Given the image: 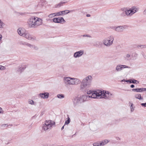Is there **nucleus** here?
I'll use <instances>...</instances> for the list:
<instances>
[{
    "label": "nucleus",
    "instance_id": "5",
    "mask_svg": "<svg viewBox=\"0 0 146 146\" xmlns=\"http://www.w3.org/2000/svg\"><path fill=\"white\" fill-rule=\"evenodd\" d=\"M103 95V97L102 98H104L106 99H109L110 100L111 98H113V95L110 92L108 91H104V93Z\"/></svg>",
    "mask_w": 146,
    "mask_h": 146
},
{
    "label": "nucleus",
    "instance_id": "19",
    "mask_svg": "<svg viewBox=\"0 0 146 146\" xmlns=\"http://www.w3.org/2000/svg\"><path fill=\"white\" fill-rule=\"evenodd\" d=\"M26 31L24 29L19 28L17 30L18 33L21 36H23V34H25Z\"/></svg>",
    "mask_w": 146,
    "mask_h": 146
},
{
    "label": "nucleus",
    "instance_id": "64",
    "mask_svg": "<svg viewBox=\"0 0 146 146\" xmlns=\"http://www.w3.org/2000/svg\"><path fill=\"white\" fill-rule=\"evenodd\" d=\"M0 66H1V65H0Z\"/></svg>",
    "mask_w": 146,
    "mask_h": 146
},
{
    "label": "nucleus",
    "instance_id": "3",
    "mask_svg": "<svg viewBox=\"0 0 146 146\" xmlns=\"http://www.w3.org/2000/svg\"><path fill=\"white\" fill-rule=\"evenodd\" d=\"M55 124V122L54 121H52L51 120H46L42 126V129L45 131L50 129L52 126Z\"/></svg>",
    "mask_w": 146,
    "mask_h": 146
},
{
    "label": "nucleus",
    "instance_id": "57",
    "mask_svg": "<svg viewBox=\"0 0 146 146\" xmlns=\"http://www.w3.org/2000/svg\"><path fill=\"white\" fill-rule=\"evenodd\" d=\"M47 21H51L52 20L50 19H47Z\"/></svg>",
    "mask_w": 146,
    "mask_h": 146
},
{
    "label": "nucleus",
    "instance_id": "38",
    "mask_svg": "<svg viewBox=\"0 0 146 146\" xmlns=\"http://www.w3.org/2000/svg\"><path fill=\"white\" fill-rule=\"evenodd\" d=\"M133 104H131L130 106L131 111V112H133L134 110L133 108Z\"/></svg>",
    "mask_w": 146,
    "mask_h": 146
},
{
    "label": "nucleus",
    "instance_id": "17",
    "mask_svg": "<svg viewBox=\"0 0 146 146\" xmlns=\"http://www.w3.org/2000/svg\"><path fill=\"white\" fill-rule=\"evenodd\" d=\"M94 92L97 97L103 96V95H104V91H102L101 90H98L97 91H94Z\"/></svg>",
    "mask_w": 146,
    "mask_h": 146
},
{
    "label": "nucleus",
    "instance_id": "41",
    "mask_svg": "<svg viewBox=\"0 0 146 146\" xmlns=\"http://www.w3.org/2000/svg\"><path fill=\"white\" fill-rule=\"evenodd\" d=\"M5 69V68L4 66L1 65L0 66V69L1 70H4Z\"/></svg>",
    "mask_w": 146,
    "mask_h": 146
},
{
    "label": "nucleus",
    "instance_id": "53",
    "mask_svg": "<svg viewBox=\"0 0 146 146\" xmlns=\"http://www.w3.org/2000/svg\"><path fill=\"white\" fill-rule=\"evenodd\" d=\"M86 17H90V15L89 14H87L86 15Z\"/></svg>",
    "mask_w": 146,
    "mask_h": 146
},
{
    "label": "nucleus",
    "instance_id": "59",
    "mask_svg": "<svg viewBox=\"0 0 146 146\" xmlns=\"http://www.w3.org/2000/svg\"><path fill=\"white\" fill-rule=\"evenodd\" d=\"M81 125H84V124L83 123H82L81 124Z\"/></svg>",
    "mask_w": 146,
    "mask_h": 146
},
{
    "label": "nucleus",
    "instance_id": "46",
    "mask_svg": "<svg viewBox=\"0 0 146 146\" xmlns=\"http://www.w3.org/2000/svg\"><path fill=\"white\" fill-rule=\"evenodd\" d=\"M116 27H117L116 26L111 27H110V28L114 30L115 31V29Z\"/></svg>",
    "mask_w": 146,
    "mask_h": 146
},
{
    "label": "nucleus",
    "instance_id": "4",
    "mask_svg": "<svg viewBox=\"0 0 146 146\" xmlns=\"http://www.w3.org/2000/svg\"><path fill=\"white\" fill-rule=\"evenodd\" d=\"M114 40V38L112 36H110L107 38H105L103 43L104 45L107 46H110L111 45Z\"/></svg>",
    "mask_w": 146,
    "mask_h": 146
},
{
    "label": "nucleus",
    "instance_id": "51",
    "mask_svg": "<svg viewBox=\"0 0 146 146\" xmlns=\"http://www.w3.org/2000/svg\"><path fill=\"white\" fill-rule=\"evenodd\" d=\"M135 86L133 84H132L130 86V87L131 88H133Z\"/></svg>",
    "mask_w": 146,
    "mask_h": 146
},
{
    "label": "nucleus",
    "instance_id": "33",
    "mask_svg": "<svg viewBox=\"0 0 146 146\" xmlns=\"http://www.w3.org/2000/svg\"><path fill=\"white\" fill-rule=\"evenodd\" d=\"M92 95V96L91 98H96L97 97V96H96V95H95L94 91H93V92Z\"/></svg>",
    "mask_w": 146,
    "mask_h": 146
},
{
    "label": "nucleus",
    "instance_id": "13",
    "mask_svg": "<svg viewBox=\"0 0 146 146\" xmlns=\"http://www.w3.org/2000/svg\"><path fill=\"white\" fill-rule=\"evenodd\" d=\"M23 36L25 37L26 38L29 40H33L35 39V37H33L28 33L26 31L24 34H23Z\"/></svg>",
    "mask_w": 146,
    "mask_h": 146
},
{
    "label": "nucleus",
    "instance_id": "61",
    "mask_svg": "<svg viewBox=\"0 0 146 146\" xmlns=\"http://www.w3.org/2000/svg\"><path fill=\"white\" fill-rule=\"evenodd\" d=\"M144 89H145V91H146V88H144Z\"/></svg>",
    "mask_w": 146,
    "mask_h": 146
},
{
    "label": "nucleus",
    "instance_id": "1",
    "mask_svg": "<svg viewBox=\"0 0 146 146\" xmlns=\"http://www.w3.org/2000/svg\"><path fill=\"white\" fill-rule=\"evenodd\" d=\"M28 23L30 27L35 28L41 25L42 23L41 19L35 17H31L29 19Z\"/></svg>",
    "mask_w": 146,
    "mask_h": 146
},
{
    "label": "nucleus",
    "instance_id": "12",
    "mask_svg": "<svg viewBox=\"0 0 146 146\" xmlns=\"http://www.w3.org/2000/svg\"><path fill=\"white\" fill-rule=\"evenodd\" d=\"M84 53V51L81 50L78 51H77L75 52L73 55L74 58H77L81 56Z\"/></svg>",
    "mask_w": 146,
    "mask_h": 146
},
{
    "label": "nucleus",
    "instance_id": "11",
    "mask_svg": "<svg viewBox=\"0 0 146 146\" xmlns=\"http://www.w3.org/2000/svg\"><path fill=\"white\" fill-rule=\"evenodd\" d=\"M127 26L126 25L120 26L117 27L115 29V31L117 32H121L123 31L125 29H127Z\"/></svg>",
    "mask_w": 146,
    "mask_h": 146
},
{
    "label": "nucleus",
    "instance_id": "15",
    "mask_svg": "<svg viewBox=\"0 0 146 146\" xmlns=\"http://www.w3.org/2000/svg\"><path fill=\"white\" fill-rule=\"evenodd\" d=\"M27 66V65H23L21 66H18L17 68V72L20 73H21L24 70Z\"/></svg>",
    "mask_w": 146,
    "mask_h": 146
},
{
    "label": "nucleus",
    "instance_id": "50",
    "mask_svg": "<svg viewBox=\"0 0 146 146\" xmlns=\"http://www.w3.org/2000/svg\"><path fill=\"white\" fill-rule=\"evenodd\" d=\"M36 117V115H34V116L32 117V119H34Z\"/></svg>",
    "mask_w": 146,
    "mask_h": 146
},
{
    "label": "nucleus",
    "instance_id": "43",
    "mask_svg": "<svg viewBox=\"0 0 146 146\" xmlns=\"http://www.w3.org/2000/svg\"><path fill=\"white\" fill-rule=\"evenodd\" d=\"M141 105L143 107H146V103H142L141 104Z\"/></svg>",
    "mask_w": 146,
    "mask_h": 146
},
{
    "label": "nucleus",
    "instance_id": "44",
    "mask_svg": "<svg viewBox=\"0 0 146 146\" xmlns=\"http://www.w3.org/2000/svg\"><path fill=\"white\" fill-rule=\"evenodd\" d=\"M33 49L35 50H37L38 49V48L37 46L34 45Z\"/></svg>",
    "mask_w": 146,
    "mask_h": 146
},
{
    "label": "nucleus",
    "instance_id": "62",
    "mask_svg": "<svg viewBox=\"0 0 146 146\" xmlns=\"http://www.w3.org/2000/svg\"><path fill=\"white\" fill-rule=\"evenodd\" d=\"M103 97H102H102H103L104 96H103ZM101 98H102V97H101Z\"/></svg>",
    "mask_w": 146,
    "mask_h": 146
},
{
    "label": "nucleus",
    "instance_id": "36",
    "mask_svg": "<svg viewBox=\"0 0 146 146\" xmlns=\"http://www.w3.org/2000/svg\"><path fill=\"white\" fill-rule=\"evenodd\" d=\"M82 36L83 37H91V36H90L89 35H84L80 36Z\"/></svg>",
    "mask_w": 146,
    "mask_h": 146
},
{
    "label": "nucleus",
    "instance_id": "30",
    "mask_svg": "<svg viewBox=\"0 0 146 146\" xmlns=\"http://www.w3.org/2000/svg\"><path fill=\"white\" fill-rule=\"evenodd\" d=\"M138 48H146V45H139L137 46Z\"/></svg>",
    "mask_w": 146,
    "mask_h": 146
},
{
    "label": "nucleus",
    "instance_id": "60",
    "mask_svg": "<svg viewBox=\"0 0 146 146\" xmlns=\"http://www.w3.org/2000/svg\"><path fill=\"white\" fill-rule=\"evenodd\" d=\"M119 121H120V119H119V120H118V122H119Z\"/></svg>",
    "mask_w": 146,
    "mask_h": 146
},
{
    "label": "nucleus",
    "instance_id": "40",
    "mask_svg": "<svg viewBox=\"0 0 146 146\" xmlns=\"http://www.w3.org/2000/svg\"><path fill=\"white\" fill-rule=\"evenodd\" d=\"M34 45H32L29 43V44H28V46L29 47L31 48H33Z\"/></svg>",
    "mask_w": 146,
    "mask_h": 146
},
{
    "label": "nucleus",
    "instance_id": "22",
    "mask_svg": "<svg viewBox=\"0 0 146 146\" xmlns=\"http://www.w3.org/2000/svg\"><path fill=\"white\" fill-rule=\"evenodd\" d=\"M124 60H125L129 61L131 60V55L129 54H127L123 56Z\"/></svg>",
    "mask_w": 146,
    "mask_h": 146
},
{
    "label": "nucleus",
    "instance_id": "18",
    "mask_svg": "<svg viewBox=\"0 0 146 146\" xmlns=\"http://www.w3.org/2000/svg\"><path fill=\"white\" fill-rule=\"evenodd\" d=\"M39 95L41 98H47L49 96V93L47 92H44V93H40Z\"/></svg>",
    "mask_w": 146,
    "mask_h": 146
},
{
    "label": "nucleus",
    "instance_id": "47",
    "mask_svg": "<svg viewBox=\"0 0 146 146\" xmlns=\"http://www.w3.org/2000/svg\"><path fill=\"white\" fill-rule=\"evenodd\" d=\"M3 113V111L2 110V109L0 107V113Z\"/></svg>",
    "mask_w": 146,
    "mask_h": 146
},
{
    "label": "nucleus",
    "instance_id": "35",
    "mask_svg": "<svg viewBox=\"0 0 146 146\" xmlns=\"http://www.w3.org/2000/svg\"><path fill=\"white\" fill-rule=\"evenodd\" d=\"M29 44V43L25 42H20V44H21L24 45H26L27 46H28V44Z\"/></svg>",
    "mask_w": 146,
    "mask_h": 146
},
{
    "label": "nucleus",
    "instance_id": "52",
    "mask_svg": "<svg viewBox=\"0 0 146 146\" xmlns=\"http://www.w3.org/2000/svg\"><path fill=\"white\" fill-rule=\"evenodd\" d=\"M2 38V36L0 34V42L1 41Z\"/></svg>",
    "mask_w": 146,
    "mask_h": 146
},
{
    "label": "nucleus",
    "instance_id": "56",
    "mask_svg": "<svg viewBox=\"0 0 146 146\" xmlns=\"http://www.w3.org/2000/svg\"><path fill=\"white\" fill-rule=\"evenodd\" d=\"M121 82H125V79H123V80H122L121 81Z\"/></svg>",
    "mask_w": 146,
    "mask_h": 146
},
{
    "label": "nucleus",
    "instance_id": "34",
    "mask_svg": "<svg viewBox=\"0 0 146 146\" xmlns=\"http://www.w3.org/2000/svg\"><path fill=\"white\" fill-rule=\"evenodd\" d=\"M57 97L59 98H62L64 97V96L62 94H58L57 95Z\"/></svg>",
    "mask_w": 146,
    "mask_h": 146
},
{
    "label": "nucleus",
    "instance_id": "27",
    "mask_svg": "<svg viewBox=\"0 0 146 146\" xmlns=\"http://www.w3.org/2000/svg\"><path fill=\"white\" fill-rule=\"evenodd\" d=\"M135 97L137 99H138L139 100H141L143 99V98L141 96V95L140 94H137L135 95Z\"/></svg>",
    "mask_w": 146,
    "mask_h": 146
},
{
    "label": "nucleus",
    "instance_id": "6",
    "mask_svg": "<svg viewBox=\"0 0 146 146\" xmlns=\"http://www.w3.org/2000/svg\"><path fill=\"white\" fill-rule=\"evenodd\" d=\"M136 10L137 8L135 7H132L131 8L126 11V15L127 16H131L136 12Z\"/></svg>",
    "mask_w": 146,
    "mask_h": 146
},
{
    "label": "nucleus",
    "instance_id": "9",
    "mask_svg": "<svg viewBox=\"0 0 146 146\" xmlns=\"http://www.w3.org/2000/svg\"><path fill=\"white\" fill-rule=\"evenodd\" d=\"M130 68V67L127 66L118 64L116 66L115 69L117 72H119L123 68Z\"/></svg>",
    "mask_w": 146,
    "mask_h": 146
},
{
    "label": "nucleus",
    "instance_id": "10",
    "mask_svg": "<svg viewBox=\"0 0 146 146\" xmlns=\"http://www.w3.org/2000/svg\"><path fill=\"white\" fill-rule=\"evenodd\" d=\"M74 10H71L70 11L69 10H66L64 11H60L59 12L56 13V15L57 16H60L64 15H66L68 14L70 12H72L73 11H74Z\"/></svg>",
    "mask_w": 146,
    "mask_h": 146
},
{
    "label": "nucleus",
    "instance_id": "63",
    "mask_svg": "<svg viewBox=\"0 0 146 146\" xmlns=\"http://www.w3.org/2000/svg\"><path fill=\"white\" fill-rule=\"evenodd\" d=\"M6 125V124H5V125Z\"/></svg>",
    "mask_w": 146,
    "mask_h": 146
},
{
    "label": "nucleus",
    "instance_id": "32",
    "mask_svg": "<svg viewBox=\"0 0 146 146\" xmlns=\"http://www.w3.org/2000/svg\"><path fill=\"white\" fill-rule=\"evenodd\" d=\"M56 15V13H53L50 14L48 15V17L49 18H52L53 17L57 16Z\"/></svg>",
    "mask_w": 146,
    "mask_h": 146
},
{
    "label": "nucleus",
    "instance_id": "58",
    "mask_svg": "<svg viewBox=\"0 0 146 146\" xmlns=\"http://www.w3.org/2000/svg\"><path fill=\"white\" fill-rule=\"evenodd\" d=\"M124 14H125V13H123L122 14V15H124Z\"/></svg>",
    "mask_w": 146,
    "mask_h": 146
},
{
    "label": "nucleus",
    "instance_id": "8",
    "mask_svg": "<svg viewBox=\"0 0 146 146\" xmlns=\"http://www.w3.org/2000/svg\"><path fill=\"white\" fill-rule=\"evenodd\" d=\"M64 80L66 84H73V78L66 77L64 78Z\"/></svg>",
    "mask_w": 146,
    "mask_h": 146
},
{
    "label": "nucleus",
    "instance_id": "31",
    "mask_svg": "<svg viewBox=\"0 0 146 146\" xmlns=\"http://www.w3.org/2000/svg\"><path fill=\"white\" fill-rule=\"evenodd\" d=\"M67 119L65 121L64 125L68 124L70 122V119L69 117H68Z\"/></svg>",
    "mask_w": 146,
    "mask_h": 146
},
{
    "label": "nucleus",
    "instance_id": "49",
    "mask_svg": "<svg viewBox=\"0 0 146 146\" xmlns=\"http://www.w3.org/2000/svg\"><path fill=\"white\" fill-rule=\"evenodd\" d=\"M130 79H129V80H125V82H129V83H130Z\"/></svg>",
    "mask_w": 146,
    "mask_h": 146
},
{
    "label": "nucleus",
    "instance_id": "39",
    "mask_svg": "<svg viewBox=\"0 0 146 146\" xmlns=\"http://www.w3.org/2000/svg\"><path fill=\"white\" fill-rule=\"evenodd\" d=\"M121 10L124 12H125V14L126 15V11H127V9L126 8H123L121 9Z\"/></svg>",
    "mask_w": 146,
    "mask_h": 146
},
{
    "label": "nucleus",
    "instance_id": "48",
    "mask_svg": "<svg viewBox=\"0 0 146 146\" xmlns=\"http://www.w3.org/2000/svg\"><path fill=\"white\" fill-rule=\"evenodd\" d=\"M143 13L144 15H146V9L143 11Z\"/></svg>",
    "mask_w": 146,
    "mask_h": 146
},
{
    "label": "nucleus",
    "instance_id": "42",
    "mask_svg": "<svg viewBox=\"0 0 146 146\" xmlns=\"http://www.w3.org/2000/svg\"><path fill=\"white\" fill-rule=\"evenodd\" d=\"M29 103L31 105H33L34 104V102L33 100H31L29 101Z\"/></svg>",
    "mask_w": 146,
    "mask_h": 146
},
{
    "label": "nucleus",
    "instance_id": "20",
    "mask_svg": "<svg viewBox=\"0 0 146 146\" xmlns=\"http://www.w3.org/2000/svg\"><path fill=\"white\" fill-rule=\"evenodd\" d=\"M132 90V91L133 92H142L143 91H145V89H144V88H141L133 89Z\"/></svg>",
    "mask_w": 146,
    "mask_h": 146
},
{
    "label": "nucleus",
    "instance_id": "16",
    "mask_svg": "<svg viewBox=\"0 0 146 146\" xmlns=\"http://www.w3.org/2000/svg\"><path fill=\"white\" fill-rule=\"evenodd\" d=\"M81 104L84 102L88 101V96L86 95H82L78 97Z\"/></svg>",
    "mask_w": 146,
    "mask_h": 146
},
{
    "label": "nucleus",
    "instance_id": "54",
    "mask_svg": "<svg viewBox=\"0 0 146 146\" xmlns=\"http://www.w3.org/2000/svg\"><path fill=\"white\" fill-rule=\"evenodd\" d=\"M65 125H63L61 128V130H62L64 128V126Z\"/></svg>",
    "mask_w": 146,
    "mask_h": 146
},
{
    "label": "nucleus",
    "instance_id": "55",
    "mask_svg": "<svg viewBox=\"0 0 146 146\" xmlns=\"http://www.w3.org/2000/svg\"><path fill=\"white\" fill-rule=\"evenodd\" d=\"M142 55L143 56V57H144V58H145V55L144 53H142Z\"/></svg>",
    "mask_w": 146,
    "mask_h": 146
},
{
    "label": "nucleus",
    "instance_id": "45",
    "mask_svg": "<svg viewBox=\"0 0 146 146\" xmlns=\"http://www.w3.org/2000/svg\"><path fill=\"white\" fill-rule=\"evenodd\" d=\"M133 57H137L138 56V54L136 53H134L133 54Z\"/></svg>",
    "mask_w": 146,
    "mask_h": 146
},
{
    "label": "nucleus",
    "instance_id": "28",
    "mask_svg": "<svg viewBox=\"0 0 146 146\" xmlns=\"http://www.w3.org/2000/svg\"><path fill=\"white\" fill-rule=\"evenodd\" d=\"M5 24L0 19V30H1L5 26Z\"/></svg>",
    "mask_w": 146,
    "mask_h": 146
},
{
    "label": "nucleus",
    "instance_id": "23",
    "mask_svg": "<svg viewBox=\"0 0 146 146\" xmlns=\"http://www.w3.org/2000/svg\"><path fill=\"white\" fill-rule=\"evenodd\" d=\"M81 82L80 80L78 78H73V84L77 85Z\"/></svg>",
    "mask_w": 146,
    "mask_h": 146
},
{
    "label": "nucleus",
    "instance_id": "25",
    "mask_svg": "<svg viewBox=\"0 0 146 146\" xmlns=\"http://www.w3.org/2000/svg\"><path fill=\"white\" fill-rule=\"evenodd\" d=\"M130 83L137 84L139 83V81L133 79H130Z\"/></svg>",
    "mask_w": 146,
    "mask_h": 146
},
{
    "label": "nucleus",
    "instance_id": "21",
    "mask_svg": "<svg viewBox=\"0 0 146 146\" xmlns=\"http://www.w3.org/2000/svg\"><path fill=\"white\" fill-rule=\"evenodd\" d=\"M74 104V106H76L81 104L78 97L75 98L73 101Z\"/></svg>",
    "mask_w": 146,
    "mask_h": 146
},
{
    "label": "nucleus",
    "instance_id": "29",
    "mask_svg": "<svg viewBox=\"0 0 146 146\" xmlns=\"http://www.w3.org/2000/svg\"><path fill=\"white\" fill-rule=\"evenodd\" d=\"M66 2H60L58 4H56L55 5V7H60L63 4L66 3Z\"/></svg>",
    "mask_w": 146,
    "mask_h": 146
},
{
    "label": "nucleus",
    "instance_id": "2",
    "mask_svg": "<svg viewBox=\"0 0 146 146\" xmlns=\"http://www.w3.org/2000/svg\"><path fill=\"white\" fill-rule=\"evenodd\" d=\"M92 78L90 75H89L84 78L82 81L80 85L81 90L84 91L89 88L91 83Z\"/></svg>",
    "mask_w": 146,
    "mask_h": 146
},
{
    "label": "nucleus",
    "instance_id": "24",
    "mask_svg": "<svg viewBox=\"0 0 146 146\" xmlns=\"http://www.w3.org/2000/svg\"><path fill=\"white\" fill-rule=\"evenodd\" d=\"M109 141H108L107 139H105L103 141L100 142V146H103L104 145L108 143L109 142Z\"/></svg>",
    "mask_w": 146,
    "mask_h": 146
},
{
    "label": "nucleus",
    "instance_id": "14",
    "mask_svg": "<svg viewBox=\"0 0 146 146\" xmlns=\"http://www.w3.org/2000/svg\"><path fill=\"white\" fill-rule=\"evenodd\" d=\"M104 44L101 41H96L93 44L94 46L98 48H102L104 46Z\"/></svg>",
    "mask_w": 146,
    "mask_h": 146
},
{
    "label": "nucleus",
    "instance_id": "37",
    "mask_svg": "<svg viewBox=\"0 0 146 146\" xmlns=\"http://www.w3.org/2000/svg\"><path fill=\"white\" fill-rule=\"evenodd\" d=\"M43 3V1H40V2H39V3L38 5V6H39L40 7H41V6H43V4H42Z\"/></svg>",
    "mask_w": 146,
    "mask_h": 146
},
{
    "label": "nucleus",
    "instance_id": "7",
    "mask_svg": "<svg viewBox=\"0 0 146 146\" xmlns=\"http://www.w3.org/2000/svg\"><path fill=\"white\" fill-rule=\"evenodd\" d=\"M52 21L54 23L61 24H63L66 22L65 20L62 17L54 18Z\"/></svg>",
    "mask_w": 146,
    "mask_h": 146
},
{
    "label": "nucleus",
    "instance_id": "26",
    "mask_svg": "<svg viewBox=\"0 0 146 146\" xmlns=\"http://www.w3.org/2000/svg\"><path fill=\"white\" fill-rule=\"evenodd\" d=\"M93 92V91L90 90L89 91H88L87 92V95L86 96H88V98H91L92 96V94Z\"/></svg>",
    "mask_w": 146,
    "mask_h": 146
}]
</instances>
